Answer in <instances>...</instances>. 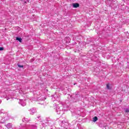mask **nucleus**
<instances>
[{"mask_svg":"<svg viewBox=\"0 0 129 129\" xmlns=\"http://www.w3.org/2000/svg\"><path fill=\"white\" fill-rule=\"evenodd\" d=\"M30 114H34V113H36L37 112V109L36 108H32L29 110Z\"/></svg>","mask_w":129,"mask_h":129,"instance_id":"obj_1","label":"nucleus"},{"mask_svg":"<svg viewBox=\"0 0 129 129\" xmlns=\"http://www.w3.org/2000/svg\"><path fill=\"white\" fill-rule=\"evenodd\" d=\"M61 126L65 127L66 125H68V123L66 122L65 121H62L61 123Z\"/></svg>","mask_w":129,"mask_h":129,"instance_id":"obj_2","label":"nucleus"},{"mask_svg":"<svg viewBox=\"0 0 129 129\" xmlns=\"http://www.w3.org/2000/svg\"><path fill=\"white\" fill-rule=\"evenodd\" d=\"M20 104H21V105H22V106H25V105H26V102H25V101L23 100H21L19 102Z\"/></svg>","mask_w":129,"mask_h":129,"instance_id":"obj_3","label":"nucleus"},{"mask_svg":"<svg viewBox=\"0 0 129 129\" xmlns=\"http://www.w3.org/2000/svg\"><path fill=\"white\" fill-rule=\"evenodd\" d=\"M73 7L75 8H79V4L78 3H73Z\"/></svg>","mask_w":129,"mask_h":129,"instance_id":"obj_4","label":"nucleus"},{"mask_svg":"<svg viewBox=\"0 0 129 129\" xmlns=\"http://www.w3.org/2000/svg\"><path fill=\"white\" fill-rule=\"evenodd\" d=\"M22 121L25 122H29V121H30V119H29L28 118H24L23 119Z\"/></svg>","mask_w":129,"mask_h":129,"instance_id":"obj_5","label":"nucleus"},{"mask_svg":"<svg viewBox=\"0 0 129 129\" xmlns=\"http://www.w3.org/2000/svg\"><path fill=\"white\" fill-rule=\"evenodd\" d=\"M16 40H17V41H19L20 42V43H22V38L17 37Z\"/></svg>","mask_w":129,"mask_h":129,"instance_id":"obj_6","label":"nucleus"},{"mask_svg":"<svg viewBox=\"0 0 129 129\" xmlns=\"http://www.w3.org/2000/svg\"><path fill=\"white\" fill-rule=\"evenodd\" d=\"M93 119L94 122H95V121H97V119H98V118H97V116H95L93 118Z\"/></svg>","mask_w":129,"mask_h":129,"instance_id":"obj_7","label":"nucleus"},{"mask_svg":"<svg viewBox=\"0 0 129 129\" xmlns=\"http://www.w3.org/2000/svg\"><path fill=\"white\" fill-rule=\"evenodd\" d=\"M7 127L8 128H11L12 127V124L11 123H8L7 125Z\"/></svg>","mask_w":129,"mask_h":129,"instance_id":"obj_8","label":"nucleus"},{"mask_svg":"<svg viewBox=\"0 0 129 129\" xmlns=\"http://www.w3.org/2000/svg\"><path fill=\"white\" fill-rule=\"evenodd\" d=\"M22 2H23V3L24 4H27V3H29V0H22Z\"/></svg>","mask_w":129,"mask_h":129,"instance_id":"obj_9","label":"nucleus"},{"mask_svg":"<svg viewBox=\"0 0 129 129\" xmlns=\"http://www.w3.org/2000/svg\"><path fill=\"white\" fill-rule=\"evenodd\" d=\"M75 96H76V98H75V99L78 100V99L77 98V97H78V96H79V95L76 94Z\"/></svg>","mask_w":129,"mask_h":129,"instance_id":"obj_10","label":"nucleus"},{"mask_svg":"<svg viewBox=\"0 0 129 129\" xmlns=\"http://www.w3.org/2000/svg\"><path fill=\"white\" fill-rule=\"evenodd\" d=\"M106 87L107 88V89H110V87H109V84H107L106 85Z\"/></svg>","mask_w":129,"mask_h":129,"instance_id":"obj_11","label":"nucleus"},{"mask_svg":"<svg viewBox=\"0 0 129 129\" xmlns=\"http://www.w3.org/2000/svg\"><path fill=\"white\" fill-rule=\"evenodd\" d=\"M18 67H19V68H23V67H24V66L18 64Z\"/></svg>","mask_w":129,"mask_h":129,"instance_id":"obj_12","label":"nucleus"},{"mask_svg":"<svg viewBox=\"0 0 129 129\" xmlns=\"http://www.w3.org/2000/svg\"><path fill=\"white\" fill-rule=\"evenodd\" d=\"M125 112H129V109L126 108L125 109Z\"/></svg>","mask_w":129,"mask_h":129,"instance_id":"obj_13","label":"nucleus"},{"mask_svg":"<svg viewBox=\"0 0 129 129\" xmlns=\"http://www.w3.org/2000/svg\"><path fill=\"white\" fill-rule=\"evenodd\" d=\"M3 50H4V47H0V51H3Z\"/></svg>","mask_w":129,"mask_h":129,"instance_id":"obj_14","label":"nucleus"},{"mask_svg":"<svg viewBox=\"0 0 129 129\" xmlns=\"http://www.w3.org/2000/svg\"><path fill=\"white\" fill-rule=\"evenodd\" d=\"M9 99H10V98H7V100H9Z\"/></svg>","mask_w":129,"mask_h":129,"instance_id":"obj_15","label":"nucleus"},{"mask_svg":"<svg viewBox=\"0 0 129 129\" xmlns=\"http://www.w3.org/2000/svg\"><path fill=\"white\" fill-rule=\"evenodd\" d=\"M39 117H41V116H39L37 117L38 118H39Z\"/></svg>","mask_w":129,"mask_h":129,"instance_id":"obj_16","label":"nucleus"},{"mask_svg":"<svg viewBox=\"0 0 129 129\" xmlns=\"http://www.w3.org/2000/svg\"><path fill=\"white\" fill-rule=\"evenodd\" d=\"M68 90H70V89H68Z\"/></svg>","mask_w":129,"mask_h":129,"instance_id":"obj_17","label":"nucleus"},{"mask_svg":"<svg viewBox=\"0 0 129 129\" xmlns=\"http://www.w3.org/2000/svg\"><path fill=\"white\" fill-rule=\"evenodd\" d=\"M74 102H76V101H75Z\"/></svg>","mask_w":129,"mask_h":129,"instance_id":"obj_18","label":"nucleus"},{"mask_svg":"<svg viewBox=\"0 0 129 129\" xmlns=\"http://www.w3.org/2000/svg\"><path fill=\"white\" fill-rule=\"evenodd\" d=\"M1 102H2V101L0 100V103H1Z\"/></svg>","mask_w":129,"mask_h":129,"instance_id":"obj_19","label":"nucleus"},{"mask_svg":"<svg viewBox=\"0 0 129 129\" xmlns=\"http://www.w3.org/2000/svg\"><path fill=\"white\" fill-rule=\"evenodd\" d=\"M57 113H58V111H57Z\"/></svg>","mask_w":129,"mask_h":129,"instance_id":"obj_20","label":"nucleus"}]
</instances>
